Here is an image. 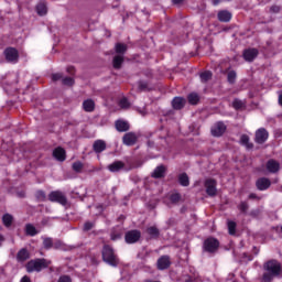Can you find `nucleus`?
I'll use <instances>...</instances> for the list:
<instances>
[{
  "label": "nucleus",
  "instance_id": "39448f33",
  "mask_svg": "<svg viewBox=\"0 0 282 282\" xmlns=\"http://www.w3.org/2000/svg\"><path fill=\"white\" fill-rule=\"evenodd\" d=\"M219 248V240L215 238H207L204 242L205 252H217Z\"/></svg>",
  "mask_w": 282,
  "mask_h": 282
},
{
  "label": "nucleus",
  "instance_id": "79ce46f5",
  "mask_svg": "<svg viewBox=\"0 0 282 282\" xmlns=\"http://www.w3.org/2000/svg\"><path fill=\"white\" fill-rule=\"evenodd\" d=\"M63 74L61 73H55L52 75V80H54V83H56V80H63Z\"/></svg>",
  "mask_w": 282,
  "mask_h": 282
},
{
  "label": "nucleus",
  "instance_id": "13d9d810",
  "mask_svg": "<svg viewBox=\"0 0 282 282\" xmlns=\"http://www.w3.org/2000/svg\"><path fill=\"white\" fill-rule=\"evenodd\" d=\"M67 72H74V67H69Z\"/></svg>",
  "mask_w": 282,
  "mask_h": 282
},
{
  "label": "nucleus",
  "instance_id": "4c0bfd02",
  "mask_svg": "<svg viewBox=\"0 0 282 282\" xmlns=\"http://www.w3.org/2000/svg\"><path fill=\"white\" fill-rule=\"evenodd\" d=\"M148 234L151 235L152 237H158V235H160V231L155 227H150L148 228Z\"/></svg>",
  "mask_w": 282,
  "mask_h": 282
},
{
  "label": "nucleus",
  "instance_id": "0eeeda50",
  "mask_svg": "<svg viewBox=\"0 0 282 282\" xmlns=\"http://www.w3.org/2000/svg\"><path fill=\"white\" fill-rule=\"evenodd\" d=\"M48 199L50 202H57V204H62V206H65V204H67V198L62 192L58 191L52 192L48 195Z\"/></svg>",
  "mask_w": 282,
  "mask_h": 282
},
{
  "label": "nucleus",
  "instance_id": "bb28decb",
  "mask_svg": "<svg viewBox=\"0 0 282 282\" xmlns=\"http://www.w3.org/2000/svg\"><path fill=\"white\" fill-rule=\"evenodd\" d=\"M187 98L191 105H197V102H199V95H197L196 93L189 94Z\"/></svg>",
  "mask_w": 282,
  "mask_h": 282
},
{
  "label": "nucleus",
  "instance_id": "7ed1b4c3",
  "mask_svg": "<svg viewBox=\"0 0 282 282\" xmlns=\"http://www.w3.org/2000/svg\"><path fill=\"white\" fill-rule=\"evenodd\" d=\"M102 259L106 263L109 265H118V257H116V253L113 252V249L110 246H105L102 250Z\"/></svg>",
  "mask_w": 282,
  "mask_h": 282
},
{
  "label": "nucleus",
  "instance_id": "37998d69",
  "mask_svg": "<svg viewBox=\"0 0 282 282\" xmlns=\"http://www.w3.org/2000/svg\"><path fill=\"white\" fill-rule=\"evenodd\" d=\"M180 199H182V197L180 196V194H172L171 195V202L173 204H177V202H180Z\"/></svg>",
  "mask_w": 282,
  "mask_h": 282
},
{
  "label": "nucleus",
  "instance_id": "423d86ee",
  "mask_svg": "<svg viewBox=\"0 0 282 282\" xmlns=\"http://www.w3.org/2000/svg\"><path fill=\"white\" fill-rule=\"evenodd\" d=\"M205 188H206L207 195H209L210 197H215V195H217V182H215V180L213 178L206 180Z\"/></svg>",
  "mask_w": 282,
  "mask_h": 282
},
{
  "label": "nucleus",
  "instance_id": "bf43d9fd",
  "mask_svg": "<svg viewBox=\"0 0 282 282\" xmlns=\"http://www.w3.org/2000/svg\"><path fill=\"white\" fill-rule=\"evenodd\" d=\"M99 210H102V207H99Z\"/></svg>",
  "mask_w": 282,
  "mask_h": 282
},
{
  "label": "nucleus",
  "instance_id": "603ef678",
  "mask_svg": "<svg viewBox=\"0 0 282 282\" xmlns=\"http://www.w3.org/2000/svg\"><path fill=\"white\" fill-rule=\"evenodd\" d=\"M279 102H280V105L282 106V93H281L280 96H279Z\"/></svg>",
  "mask_w": 282,
  "mask_h": 282
},
{
  "label": "nucleus",
  "instance_id": "a19ab883",
  "mask_svg": "<svg viewBox=\"0 0 282 282\" xmlns=\"http://www.w3.org/2000/svg\"><path fill=\"white\" fill-rule=\"evenodd\" d=\"M139 89L140 91H147L149 89V84H147V82H140Z\"/></svg>",
  "mask_w": 282,
  "mask_h": 282
},
{
  "label": "nucleus",
  "instance_id": "b1692460",
  "mask_svg": "<svg viewBox=\"0 0 282 282\" xmlns=\"http://www.w3.org/2000/svg\"><path fill=\"white\" fill-rule=\"evenodd\" d=\"M116 129L117 131H129V122L124 121V120H118L116 122Z\"/></svg>",
  "mask_w": 282,
  "mask_h": 282
},
{
  "label": "nucleus",
  "instance_id": "49530a36",
  "mask_svg": "<svg viewBox=\"0 0 282 282\" xmlns=\"http://www.w3.org/2000/svg\"><path fill=\"white\" fill-rule=\"evenodd\" d=\"M94 228V223H86L84 225V230H91Z\"/></svg>",
  "mask_w": 282,
  "mask_h": 282
},
{
  "label": "nucleus",
  "instance_id": "5fc2aeb1",
  "mask_svg": "<svg viewBox=\"0 0 282 282\" xmlns=\"http://www.w3.org/2000/svg\"><path fill=\"white\" fill-rule=\"evenodd\" d=\"M257 197L254 194L249 195V199H254Z\"/></svg>",
  "mask_w": 282,
  "mask_h": 282
},
{
  "label": "nucleus",
  "instance_id": "a878e982",
  "mask_svg": "<svg viewBox=\"0 0 282 282\" xmlns=\"http://www.w3.org/2000/svg\"><path fill=\"white\" fill-rule=\"evenodd\" d=\"M28 259H30L28 250L22 249L18 252V261H28Z\"/></svg>",
  "mask_w": 282,
  "mask_h": 282
},
{
  "label": "nucleus",
  "instance_id": "052dcab7",
  "mask_svg": "<svg viewBox=\"0 0 282 282\" xmlns=\"http://www.w3.org/2000/svg\"><path fill=\"white\" fill-rule=\"evenodd\" d=\"M192 280H186V282H191Z\"/></svg>",
  "mask_w": 282,
  "mask_h": 282
},
{
  "label": "nucleus",
  "instance_id": "2f4dec72",
  "mask_svg": "<svg viewBox=\"0 0 282 282\" xmlns=\"http://www.w3.org/2000/svg\"><path fill=\"white\" fill-rule=\"evenodd\" d=\"M227 78L228 83H235V80L237 79V73H235V70H229L227 74Z\"/></svg>",
  "mask_w": 282,
  "mask_h": 282
},
{
  "label": "nucleus",
  "instance_id": "c756f323",
  "mask_svg": "<svg viewBox=\"0 0 282 282\" xmlns=\"http://www.w3.org/2000/svg\"><path fill=\"white\" fill-rule=\"evenodd\" d=\"M178 182H180L181 186H188V184H189L188 175H186L185 173L181 174L178 176Z\"/></svg>",
  "mask_w": 282,
  "mask_h": 282
},
{
  "label": "nucleus",
  "instance_id": "c03bdc74",
  "mask_svg": "<svg viewBox=\"0 0 282 282\" xmlns=\"http://www.w3.org/2000/svg\"><path fill=\"white\" fill-rule=\"evenodd\" d=\"M36 197L40 199V202H43L45 199V193L40 191L36 193Z\"/></svg>",
  "mask_w": 282,
  "mask_h": 282
},
{
  "label": "nucleus",
  "instance_id": "5701e85b",
  "mask_svg": "<svg viewBox=\"0 0 282 282\" xmlns=\"http://www.w3.org/2000/svg\"><path fill=\"white\" fill-rule=\"evenodd\" d=\"M84 111L91 112L96 109V104L91 99H87L83 102Z\"/></svg>",
  "mask_w": 282,
  "mask_h": 282
},
{
  "label": "nucleus",
  "instance_id": "e433bc0d",
  "mask_svg": "<svg viewBox=\"0 0 282 282\" xmlns=\"http://www.w3.org/2000/svg\"><path fill=\"white\" fill-rule=\"evenodd\" d=\"M236 228H237V224L235 221H229L228 223L229 235H235V229Z\"/></svg>",
  "mask_w": 282,
  "mask_h": 282
},
{
  "label": "nucleus",
  "instance_id": "4d7b16f0",
  "mask_svg": "<svg viewBox=\"0 0 282 282\" xmlns=\"http://www.w3.org/2000/svg\"><path fill=\"white\" fill-rule=\"evenodd\" d=\"M3 243V236L0 235V246Z\"/></svg>",
  "mask_w": 282,
  "mask_h": 282
},
{
  "label": "nucleus",
  "instance_id": "1a4fd4ad",
  "mask_svg": "<svg viewBox=\"0 0 282 282\" xmlns=\"http://www.w3.org/2000/svg\"><path fill=\"white\" fill-rule=\"evenodd\" d=\"M224 133H226V124H224V122H217L212 127V134L215 138H219L224 135Z\"/></svg>",
  "mask_w": 282,
  "mask_h": 282
},
{
  "label": "nucleus",
  "instance_id": "f257e3e1",
  "mask_svg": "<svg viewBox=\"0 0 282 282\" xmlns=\"http://www.w3.org/2000/svg\"><path fill=\"white\" fill-rule=\"evenodd\" d=\"M267 272L263 274L264 282H272L274 276H279L281 274V263L276 260H271L264 265Z\"/></svg>",
  "mask_w": 282,
  "mask_h": 282
},
{
  "label": "nucleus",
  "instance_id": "aec40b11",
  "mask_svg": "<svg viewBox=\"0 0 282 282\" xmlns=\"http://www.w3.org/2000/svg\"><path fill=\"white\" fill-rule=\"evenodd\" d=\"M164 173H166V167L164 165H159L152 173V177L160 178L164 177Z\"/></svg>",
  "mask_w": 282,
  "mask_h": 282
},
{
  "label": "nucleus",
  "instance_id": "cd10ccee",
  "mask_svg": "<svg viewBox=\"0 0 282 282\" xmlns=\"http://www.w3.org/2000/svg\"><path fill=\"white\" fill-rule=\"evenodd\" d=\"M25 230L26 235H30L31 237H34V235H39V230H36V227L33 225H26Z\"/></svg>",
  "mask_w": 282,
  "mask_h": 282
},
{
  "label": "nucleus",
  "instance_id": "c85d7f7f",
  "mask_svg": "<svg viewBox=\"0 0 282 282\" xmlns=\"http://www.w3.org/2000/svg\"><path fill=\"white\" fill-rule=\"evenodd\" d=\"M240 142H241V144L247 147V149H252V144H250V138L248 135L242 134L240 138Z\"/></svg>",
  "mask_w": 282,
  "mask_h": 282
},
{
  "label": "nucleus",
  "instance_id": "ddd939ff",
  "mask_svg": "<svg viewBox=\"0 0 282 282\" xmlns=\"http://www.w3.org/2000/svg\"><path fill=\"white\" fill-rule=\"evenodd\" d=\"M140 239V231L132 230L126 234V241L127 243H135V241H139Z\"/></svg>",
  "mask_w": 282,
  "mask_h": 282
},
{
  "label": "nucleus",
  "instance_id": "3c124183",
  "mask_svg": "<svg viewBox=\"0 0 282 282\" xmlns=\"http://www.w3.org/2000/svg\"><path fill=\"white\" fill-rule=\"evenodd\" d=\"M21 282H31L30 279L28 278V275H24L21 280Z\"/></svg>",
  "mask_w": 282,
  "mask_h": 282
},
{
  "label": "nucleus",
  "instance_id": "58836bf2",
  "mask_svg": "<svg viewBox=\"0 0 282 282\" xmlns=\"http://www.w3.org/2000/svg\"><path fill=\"white\" fill-rule=\"evenodd\" d=\"M73 170L76 171V173H80V171H83V163L82 162H75L73 164Z\"/></svg>",
  "mask_w": 282,
  "mask_h": 282
},
{
  "label": "nucleus",
  "instance_id": "a18cd8bd",
  "mask_svg": "<svg viewBox=\"0 0 282 282\" xmlns=\"http://www.w3.org/2000/svg\"><path fill=\"white\" fill-rule=\"evenodd\" d=\"M239 209L241 210V213H246L248 210V204L241 203L239 206Z\"/></svg>",
  "mask_w": 282,
  "mask_h": 282
},
{
  "label": "nucleus",
  "instance_id": "f3484780",
  "mask_svg": "<svg viewBox=\"0 0 282 282\" xmlns=\"http://www.w3.org/2000/svg\"><path fill=\"white\" fill-rule=\"evenodd\" d=\"M279 169H280L279 162L274 160L268 161L267 171H269V173H278Z\"/></svg>",
  "mask_w": 282,
  "mask_h": 282
},
{
  "label": "nucleus",
  "instance_id": "7c9ffc66",
  "mask_svg": "<svg viewBox=\"0 0 282 282\" xmlns=\"http://www.w3.org/2000/svg\"><path fill=\"white\" fill-rule=\"evenodd\" d=\"M2 221L4 224V226L10 227L12 226V215L10 214H6L3 217H2Z\"/></svg>",
  "mask_w": 282,
  "mask_h": 282
},
{
  "label": "nucleus",
  "instance_id": "a211bd4d",
  "mask_svg": "<svg viewBox=\"0 0 282 282\" xmlns=\"http://www.w3.org/2000/svg\"><path fill=\"white\" fill-rule=\"evenodd\" d=\"M107 149V143H105V141L102 140H97L94 143V151L96 153H102V151H105Z\"/></svg>",
  "mask_w": 282,
  "mask_h": 282
},
{
  "label": "nucleus",
  "instance_id": "473e14b6",
  "mask_svg": "<svg viewBox=\"0 0 282 282\" xmlns=\"http://www.w3.org/2000/svg\"><path fill=\"white\" fill-rule=\"evenodd\" d=\"M62 84L66 85V87H72V85H74V78L73 77H63Z\"/></svg>",
  "mask_w": 282,
  "mask_h": 282
},
{
  "label": "nucleus",
  "instance_id": "6e6d98bb",
  "mask_svg": "<svg viewBox=\"0 0 282 282\" xmlns=\"http://www.w3.org/2000/svg\"><path fill=\"white\" fill-rule=\"evenodd\" d=\"M214 6H218L219 4V0H214Z\"/></svg>",
  "mask_w": 282,
  "mask_h": 282
},
{
  "label": "nucleus",
  "instance_id": "412c9836",
  "mask_svg": "<svg viewBox=\"0 0 282 282\" xmlns=\"http://www.w3.org/2000/svg\"><path fill=\"white\" fill-rule=\"evenodd\" d=\"M36 13L39 17H45V14H47V4L45 2H40L36 6Z\"/></svg>",
  "mask_w": 282,
  "mask_h": 282
},
{
  "label": "nucleus",
  "instance_id": "4be33fe9",
  "mask_svg": "<svg viewBox=\"0 0 282 282\" xmlns=\"http://www.w3.org/2000/svg\"><path fill=\"white\" fill-rule=\"evenodd\" d=\"M218 19L219 21H223L224 23H228L232 19V14L228 11H220L218 12Z\"/></svg>",
  "mask_w": 282,
  "mask_h": 282
},
{
  "label": "nucleus",
  "instance_id": "2eb2a0df",
  "mask_svg": "<svg viewBox=\"0 0 282 282\" xmlns=\"http://www.w3.org/2000/svg\"><path fill=\"white\" fill-rule=\"evenodd\" d=\"M171 265V259L167 256H163L158 260L159 270H166Z\"/></svg>",
  "mask_w": 282,
  "mask_h": 282
},
{
  "label": "nucleus",
  "instance_id": "6ab92c4d",
  "mask_svg": "<svg viewBox=\"0 0 282 282\" xmlns=\"http://www.w3.org/2000/svg\"><path fill=\"white\" fill-rule=\"evenodd\" d=\"M53 158H56L58 162H65V150L63 148H56L53 151Z\"/></svg>",
  "mask_w": 282,
  "mask_h": 282
},
{
  "label": "nucleus",
  "instance_id": "393cba45",
  "mask_svg": "<svg viewBox=\"0 0 282 282\" xmlns=\"http://www.w3.org/2000/svg\"><path fill=\"white\" fill-rule=\"evenodd\" d=\"M124 167V163L120 162V161H116L115 163L110 164L108 166L109 171H111V173H118V171H120V169Z\"/></svg>",
  "mask_w": 282,
  "mask_h": 282
},
{
  "label": "nucleus",
  "instance_id": "f03ea898",
  "mask_svg": "<svg viewBox=\"0 0 282 282\" xmlns=\"http://www.w3.org/2000/svg\"><path fill=\"white\" fill-rule=\"evenodd\" d=\"M115 50L116 54L118 55L113 57V67L115 69H120L122 63H124V52H127V44L117 43Z\"/></svg>",
  "mask_w": 282,
  "mask_h": 282
},
{
  "label": "nucleus",
  "instance_id": "f704fd0d",
  "mask_svg": "<svg viewBox=\"0 0 282 282\" xmlns=\"http://www.w3.org/2000/svg\"><path fill=\"white\" fill-rule=\"evenodd\" d=\"M119 106L121 107V109H129L130 107L129 100H127V98L120 99Z\"/></svg>",
  "mask_w": 282,
  "mask_h": 282
},
{
  "label": "nucleus",
  "instance_id": "ea45409f",
  "mask_svg": "<svg viewBox=\"0 0 282 282\" xmlns=\"http://www.w3.org/2000/svg\"><path fill=\"white\" fill-rule=\"evenodd\" d=\"M43 246H44V248H46V249L52 248V246H53L52 238H44V240H43Z\"/></svg>",
  "mask_w": 282,
  "mask_h": 282
},
{
  "label": "nucleus",
  "instance_id": "6e6552de",
  "mask_svg": "<svg viewBox=\"0 0 282 282\" xmlns=\"http://www.w3.org/2000/svg\"><path fill=\"white\" fill-rule=\"evenodd\" d=\"M4 56L8 61V63H18V61H19V52L13 47L7 48L4 51Z\"/></svg>",
  "mask_w": 282,
  "mask_h": 282
},
{
  "label": "nucleus",
  "instance_id": "72a5a7b5",
  "mask_svg": "<svg viewBox=\"0 0 282 282\" xmlns=\"http://www.w3.org/2000/svg\"><path fill=\"white\" fill-rule=\"evenodd\" d=\"M212 77H213V74L210 72H205L200 74V80H203V83L210 80Z\"/></svg>",
  "mask_w": 282,
  "mask_h": 282
},
{
  "label": "nucleus",
  "instance_id": "dca6fc26",
  "mask_svg": "<svg viewBox=\"0 0 282 282\" xmlns=\"http://www.w3.org/2000/svg\"><path fill=\"white\" fill-rule=\"evenodd\" d=\"M184 105H186V99L182 97H175L172 101V107L174 109H183Z\"/></svg>",
  "mask_w": 282,
  "mask_h": 282
},
{
  "label": "nucleus",
  "instance_id": "8fccbe9b",
  "mask_svg": "<svg viewBox=\"0 0 282 282\" xmlns=\"http://www.w3.org/2000/svg\"><path fill=\"white\" fill-rule=\"evenodd\" d=\"M120 234H117V235H111V239H112V241H117V239H120Z\"/></svg>",
  "mask_w": 282,
  "mask_h": 282
},
{
  "label": "nucleus",
  "instance_id": "f8f14e48",
  "mask_svg": "<svg viewBox=\"0 0 282 282\" xmlns=\"http://www.w3.org/2000/svg\"><path fill=\"white\" fill-rule=\"evenodd\" d=\"M265 140H268V131L261 128L256 132V142H258V144H263Z\"/></svg>",
  "mask_w": 282,
  "mask_h": 282
},
{
  "label": "nucleus",
  "instance_id": "de8ad7c7",
  "mask_svg": "<svg viewBox=\"0 0 282 282\" xmlns=\"http://www.w3.org/2000/svg\"><path fill=\"white\" fill-rule=\"evenodd\" d=\"M58 282H72V279H69L67 275H63L59 278Z\"/></svg>",
  "mask_w": 282,
  "mask_h": 282
},
{
  "label": "nucleus",
  "instance_id": "4468645a",
  "mask_svg": "<svg viewBox=\"0 0 282 282\" xmlns=\"http://www.w3.org/2000/svg\"><path fill=\"white\" fill-rule=\"evenodd\" d=\"M258 54H259V51H257L256 48H248L243 53V58L245 61L251 62V61H254V58H257Z\"/></svg>",
  "mask_w": 282,
  "mask_h": 282
},
{
  "label": "nucleus",
  "instance_id": "9b49d317",
  "mask_svg": "<svg viewBox=\"0 0 282 282\" xmlns=\"http://www.w3.org/2000/svg\"><path fill=\"white\" fill-rule=\"evenodd\" d=\"M270 178L261 177L257 181L256 186L258 191H268V187L271 186Z\"/></svg>",
  "mask_w": 282,
  "mask_h": 282
},
{
  "label": "nucleus",
  "instance_id": "9d476101",
  "mask_svg": "<svg viewBox=\"0 0 282 282\" xmlns=\"http://www.w3.org/2000/svg\"><path fill=\"white\" fill-rule=\"evenodd\" d=\"M138 142V135L135 133L129 132L123 135V144H127V147H133Z\"/></svg>",
  "mask_w": 282,
  "mask_h": 282
},
{
  "label": "nucleus",
  "instance_id": "09e8293b",
  "mask_svg": "<svg viewBox=\"0 0 282 282\" xmlns=\"http://www.w3.org/2000/svg\"><path fill=\"white\" fill-rule=\"evenodd\" d=\"M280 10H281V7L279 6L271 7V12H279Z\"/></svg>",
  "mask_w": 282,
  "mask_h": 282
},
{
  "label": "nucleus",
  "instance_id": "20e7f679",
  "mask_svg": "<svg viewBox=\"0 0 282 282\" xmlns=\"http://www.w3.org/2000/svg\"><path fill=\"white\" fill-rule=\"evenodd\" d=\"M47 265L45 260H31L26 264V272H41Z\"/></svg>",
  "mask_w": 282,
  "mask_h": 282
},
{
  "label": "nucleus",
  "instance_id": "c9c22d12",
  "mask_svg": "<svg viewBox=\"0 0 282 282\" xmlns=\"http://www.w3.org/2000/svg\"><path fill=\"white\" fill-rule=\"evenodd\" d=\"M232 107L234 109H243L245 105H243V101L236 99L232 102Z\"/></svg>",
  "mask_w": 282,
  "mask_h": 282
},
{
  "label": "nucleus",
  "instance_id": "864d4df0",
  "mask_svg": "<svg viewBox=\"0 0 282 282\" xmlns=\"http://www.w3.org/2000/svg\"><path fill=\"white\" fill-rule=\"evenodd\" d=\"M173 1V3H182V1H184V0H172Z\"/></svg>",
  "mask_w": 282,
  "mask_h": 282
}]
</instances>
